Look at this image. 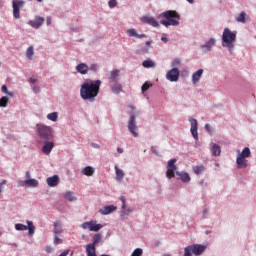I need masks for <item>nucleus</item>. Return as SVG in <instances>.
I'll list each match as a JSON object with an SVG mask.
<instances>
[{
    "instance_id": "obj_1",
    "label": "nucleus",
    "mask_w": 256,
    "mask_h": 256,
    "mask_svg": "<svg viewBox=\"0 0 256 256\" xmlns=\"http://www.w3.org/2000/svg\"><path fill=\"white\" fill-rule=\"evenodd\" d=\"M99 89H101V80L85 82L80 88V96L84 101L93 103L95 97L99 95Z\"/></svg>"
},
{
    "instance_id": "obj_2",
    "label": "nucleus",
    "mask_w": 256,
    "mask_h": 256,
    "mask_svg": "<svg viewBox=\"0 0 256 256\" xmlns=\"http://www.w3.org/2000/svg\"><path fill=\"white\" fill-rule=\"evenodd\" d=\"M160 17H164V19L167 20H161L160 24L164 25V27H177V25H179V15L177 13V11L174 10H168L166 12H163L162 14H160Z\"/></svg>"
},
{
    "instance_id": "obj_3",
    "label": "nucleus",
    "mask_w": 256,
    "mask_h": 256,
    "mask_svg": "<svg viewBox=\"0 0 256 256\" xmlns=\"http://www.w3.org/2000/svg\"><path fill=\"white\" fill-rule=\"evenodd\" d=\"M236 39L237 33L232 32L229 28H225L222 34V47H227L229 51H233Z\"/></svg>"
},
{
    "instance_id": "obj_4",
    "label": "nucleus",
    "mask_w": 256,
    "mask_h": 256,
    "mask_svg": "<svg viewBox=\"0 0 256 256\" xmlns=\"http://www.w3.org/2000/svg\"><path fill=\"white\" fill-rule=\"evenodd\" d=\"M206 249H207V247L205 245L192 244V245L186 246L184 248V255L183 256L203 255V253H205ZM191 253H193V255Z\"/></svg>"
},
{
    "instance_id": "obj_5",
    "label": "nucleus",
    "mask_w": 256,
    "mask_h": 256,
    "mask_svg": "<svg viewBox=\"0 0 256 256\" xmlns=\"http://www.w3.org/2000/svg\"><path fill=\"white\" fill-rule=\"evenodd\" d=\"M251 157V150L245 147L241 153L238 154L236 164L238 169H245L247 167V158Z\"/></svg>"
},
{
    "instance_id": "obj_6",
    "label": "nucleus",
    "mask_w": 256,
    "mask_h": 256,
    "mask_svg": "<svg viewBox=\"0 0 256 256\" xmlns=\"http://www.w3.org/2000/svg\"><path fill=\"white\" fill-rule=\"evenodd\" d=\"M37 132L40 139H45V141H49L53 137V129L43 124H37Z\"/></svg>"
},
{
    "instance_id": "obj_7",
    "label": "nucleus",
    "mask_w": 256,
    "mask_h": 256,
    "mask_svg": "<svg viewBox=\"0 0 256 256\" xmlns=\"http://www.w3.org/2000/svg\"><path fill=\"white\" fill-rule=\"evenodd\" d=\"M24 5H25V1H23V0H13L12 1L13 17L15 19L21 18L20 7H23Z\"/></svg>"
},
{
    "instance_id": "obj_8",
    "label": "nucleus",
    "mask_w": 256,
    "mask_h": 256,
    "mask_svg": "<svg viewBox=\"0 0 256 256\" xmlns=\"http://www.w3.org/2000/svg\"><path fill=\"white\" fill-rule=\"evenodd\" d=\"M177 159H171L167 164L166 177L167 179H173L175 177V172L177 171Z\"/></svg>"
},
{
    "instance_id": "obj_9",
    "label": "nucleus",
    "mask_w": 256,
    "mask_h": 256,
    "mask_svg": "<svg viewBox=\"0 0 256 256\" xmlns=\"http://www.w3.org/2000/svg\"><path fill=\"white\" fill-rule=\"evenodd\" d=\"M81 228L82 229H89V231L97 232V231H101V229H103V225L97 224V221L92 220V221H89V222H84L81 225Z\"/></svg>"
},
{
    "instance_id": "obj_10",
    "label": "nucleus",
    "mask_w": 256,
    "mask_h": 256,
    "mask_svg": "<svg viewBox=\"0 0 256 256\" xmlns=\"http://www.w3.org/2000/svg\"><path fill=\"white\" fill-rule=\"evenodd\" d=\"M128 130L132 133L133 137H139V133H137V124H135V115L130 116Z\"/></svg>"
},
{
    "instance_id": "obj_11",
    "label": "nucleus",
    "mask_w": 256,
    "mask_h": 256,
    "mask_svg": "<svg viewBox=\"0 0 256 256\" xmlns=\"http://www.w3.org/2000/svg\"><path fill=\"white\" fill-rule=\"evenodd\" d=\"M166 79L171 82L179 81V69L173 68L166 74Z\"/></svg>"
},
{
    "instance_id": "obj_12",
    "label": "nucleus",
    "mask_w": 256,
    "mask_h": 256,
    "mask_svg": "<svg viewBox=\"0 0 256 256\" xmlns=\"http://www.w3.org/2000/svg\"><path fill=\"white\" fill-rule=\"evenodd\" d=\"M44 23L45 18L41 16H36L34 20H30L28 22V25H30V27H33V29H39V27H41V25H43Z\"/></svg>"
},
{
    "instance_id": "obj_13",
    "label": "nucleus",
    "mask_w": 256,
    "mask_h": 256,
    "mask_svg": "<svg viewBox=\"0 0 256 256\" xmlns=\"http://www.w3.org/2000/svg\"><path fill=\"white\" fill-rule=\"evenodd\" d=\"M189 121L191 123V128H190L191 134L195 139V141H199V133L197 132V119L190 118Z\"/></svg>"
},
{
    "instance_id": "obj_14",
    "label": "nucleus",
    "mask_w": 256,
    "mask_h": 256,
    "mask_svg": "<svg viewBox=\"0 0 256 256\" xmlns=\"http://www.w3.org/2000/svg\"><path fill=\"white\" fill-rule=\"evenodd\" d=\"M142 23H147V25H151L152 27H159V22L155 20L153 17L144 16L141 18Z\"/></svg>"
},
{
    "instance_id": "obj_15",
    "label": "nucleus",
    "mask_w": 256,
    "mask_h": 256,
    "mask_svg": "<svg viewBox=\"0 0 256 256\" xmlns=\"http://www.w3.org/2000/svg\"><path fill=\"white\" fill-rule=\"evenodd\" d=\"M201 77H203V69H199L198 71L194 72L192 75L193 85H197V83H199L201 80Z\"/></svg>"
},
{
    "instance_id": "obj_16",
    "label": "nucleus",
    "mask_w": 256,
    "mask_h": 256,
    "mask_svg": "<svg viewBox=\"0 0 256 256\" xmlns=\"http://www.w3.org/2000/svg\"><path fill=\"white\" fill-rule=\"evenodd\" d=\"M55 147V143L53 142H45L44 146L42 147V152L45 155H49L51 151H53V148Z\"/></svg>"
},
{
    "instance_id": "obj_17",
    "label": "nucleus",
    "mask_w": 256,
    "mask_h": 256,
    "mask_svg": "<svg viewBox=\"0 0 256 256\" xmlns=\"http://www.w3.org/2000/svg\"><path fill=\"white\" fill-rule=\"evenodd\" d=\"M76 71L81 75H87L89 71V66H87V64L85 63H80L76 66Z\"/></svg>"
},
{
    "instance_id": "obj_18",
    "label": "nucleus",
    "mask_w": 256,
    "mask_h": 256,
    "mask_svg": "<svg viewBox=\"0 0 256 256\" xmlns=\"http://www.w3.org/2000/svg\"><path fill=\"white\" fill-rule=\"evenodd\" d=\"M46 181L49 187H57V185H59V176L54 175L52 177H48Z\"/></svg>"
},
{
    "instance_id": "obj_19",
    "label": "nucleus",
    "mask_w": 256,
    "mask_h": 256,
    "mask_svg": "<svg viewBox=\"0 0 256 256\" xmlns=\"http://www.w3.org/2000/svg\"><path fill=\"white\" fill-rule=\"evenodd\" d=\"M119 70H112L108 75V80L110 83H117V79H119Z\"/></svg>"
},
{
    "instance_id": "obj_20",
    "label": "nucleus",
    "mask_w": 256,
    "mask_h": 256,
    "mask_svg": "<svg viewBox=\"0 0 256 256\" xmlns=\"http://www.w3.org/2000/svg\"><path fill=\"white\" fill-rule=\"evenodd\" d=\"M113 211H117V206L109 205L100 209L99 213H101V215H109V213H113Z\"/></svg>"
},
{
    "instance_id": "obj_21",
    "label": "nucleus",
    "mask_w": 256,
    "mask_h": 256,
    "mask_svg": "<svg viewBox=\"0 0 256 256\" xmlns=\"http://www.w3.org/2000/svg\"><path fill=\"white\" fill-rule=\"evenodd\" d=\"M81 173L86 177H93V175H95V168L87 166L81 171Z\"/></svg>"
},
{
    "instance_id": "obj_22",
    "label": "nucleus",
    "mask_w": 256,
    "mask_h": 256,
    "mask_svg": "<svg viewBox=\"0 0 256 256\" xmlns=\"http://www.w3.org/2000/svg\"><path fill=\"white\" fill-rule=\"evenodd\" d=\"M176 175H178V177H180L181 181H183V183H189V181H191V176H189V173L187 172H176Z\"/></svg>"
},
{
    "instance_id": "obj_23",
    "label": "nucleus",
    "mask_w": 256,
    "mask_h": 256,
    "mask_svg": "<svg viewBox=\"0 0 256 256\" xmlns=\"http://www.w3.org/2000/svg\"><path fill=\"white\" fill-rule=\"evenodd\" d=\"M129 37H136V39H143V37H147L145 34H137V30L134 28L127 30Z\"/></svg>"
},
{
    "instance_id": "obj_24",
    "label": "nucleus",
    "mask_w": 256,
    "mask_h": 256,
    "mask_svg": "<svg viewBox=\"0 0 256 256\" xmlns=\"http://www.w3.org/2000/svg\"><path fill=\"white\" fill-rule=\"evenodd\" d=\"M20 185H23V183L25 185H27L28 187H38L39 186V181H37L36 179H27L24 182H19Z\"/></svg>"
},
{
    "instance_id": "obj_25",
    "label": "nucleus",
    "mask_w": 256,
    "mask_h": 256,
    "mask_svg": "<svg viewBox=\"0 0 256 256\" xmlns=\"http://www.w3.org/2000/svg\"><path fill=\"white\" fill-rule=\"evenodd\" d=\"M115 173H116V181H123L125 179V172L123 170L119 169L118 166L114 167Z\"/></svg>"
},
{
    "instance_id": "obj_26",
    "label": "nucleus",
    "mask_w": 256,
    "mask_h": 256,
    "mask_svg": "<svg viewBox=\"0 0 256 256\" xmlns=\"http://www.w3.org/2000/svg\"><path fill=\"white\" fill-rule=\"evenodd\" d=\"M215 39L211 38L210 40H208V42H206V44H204L202 46V49H205V52L209 51L212 47H215Z\"/></svg>"
},
{
    "instance_id": "obj_27",
    "label": "nucleus",
    "mask_w": 256,
    "mask_h": 256,
    "mask_svg": "<svg viewBox=\"0 0 256 256\" xmlns=\"http://www.w3.org/2000/svg\"><path fill=\"white\" fill-rule=\"evenodd\" d=\"M54 233L55 235H59L63 233V228L61 227V222L57 221L54 223Z\"/></svg>"
},
{
    "instance_id": "obj_28",
    "label": "nucleus",
    "mask_w": 256,
    "mask_h": 256,
    "mask_svg": "<svg viewBox=\"0 0 256 256\" xmlns=\"http://www.w3.org/2000/svg\"><path fill=\"white\" fill-rule=\"evenodd\" d=\"M112 92H114L116 95H119L123 91V86L121 84H114L112 87Z\"/></svg>"
},
{
    "instance_id": "obj_29",
    "label": "nucleus",
    "mask_w": 256,
    "mask_h": 256,
    "mask_svg": "<svg viewBox=\"0 0 256 256\" xmlns=\"http://www.w3.org/2000/svg\"><path fill=\"white\" fill-rule=\"evenodd\" d=\"M212 155H215V157H218L219 155H221V147L219 145L213 144Z\"/></svg>"
},
{
    "instance_id": "obj_30",
    "label": "nucleus",
    "mask_w": 256,
    "mask_h": 256,
    "mask_svg": "<svg viewBox=\"0 0 256 256\" xmlns=\"http://www.w3.org/2000/svg\"><path fill=\"white\" fill-rule=\"evenodd\" d=\"M193 171L196 175H201V173H203V171H205V166H203V165L194 166Z\"/></svg>"
},
{
    "instance_id": "obj_31",
    "label": "nucleus",
    "mask_w": 256,
    "mask_h": 256,
    "mask_svg": "<svg viewBox=\"0 0 256 256\" xmlns=\"http://www.w3.org/2000/svg\"><path fill=\"white\" fill-rule=\"evenodd\" d=\"M47 119H49V121H57V119H59V113L57 112H52V113H49L47 115Z\"/></svg>"
},
{
    "instance_id": "obj_32",
    "label": "nucleus",
    "mask_w": 256,
    "mask_h": 256,
    "mask_svg": "<svg viewBox=\"0 0 256 256\" xmlns=\"http://www.w3.org/2000/svg\"><path fill=\"white\" fill-rule=\"evenodd\" d=\"M27 229H28L29 235L35 234V226L33 225V223L31 221H27Z\"/></svg>"
},
{
    "instance_id": "obj_33",
    "label": "nucleus",
    "mask_w": 256,
    "mask_h": 256,
    "mask_svg": "<svg viewBox=\"0 0 256 256\" xmlns=\"http://www.w3.org/2000/svg\"><path fill=\"white\" fill-rule=\"evenodd\" d=\"M142 65L145 67V69H149L151 67H155V62L152 60H145Z\"/></svg>"
},
{
    "instance_id": "obj_34",
    "label": "nucleus",
    "mask_w": 256,
    "mask_h": 256,
    "mask_svg": "<svg viewBox=\"0 0 256 256\" xmlns=\"http://www.w3.org/2000/svg\"><path fill=\"white\" fill-rule=\"evenodd\" d=\"M7 105H9V98L7 96L0 98V107H7Z\"/></svg>"
},
{
    "instance_id": "obj_35",
    "label": "nucleus",
    "mask_w": 256,
    "mask_h": 256,
    "mask_svg": "<svg viewBox=\"0 0 256 256\" xmlns=\"http://www.w3.org/2000/svg\"><path fill=\"white\" fill-rule=\"evenodd\" d=\"M64 198L67 200V201H75V196L73 195V192L71 191H68L64 194Z\"/></svg>"
},
{
    "instance_id": "obj_36",
    "label": "nucleus",
    "mask_w": 256,
    "mask_h": 256,
    "mask_svg": "<svg viewBox=\"0 0 256 256\" xmlns=\"http://www.w3.org/2000/svg\"><path fill=\"white\" fill-rule=\"evenodd\" d=\"M101 243V234H95L93 237V243L91 245H99Z\"/></svg>"
},
{
    "instance_id": "obj_37",
    "label": "nucleus",
    "mask_w": 256,
    "mask_h": 256,
    "mask_svg": "<svg viewBox=\"0 0 256 256\" xmlns=\"http://www.w3.org/2000/svg\"><path fill=\"white\" fill-rule=\"evenodd\" d=\"M33 55H34V49H33V46H30L27 48L26 57H28L29 59H33Z\"/></svg>"
},
{
    "instance_id": "obj_38",
    "label": "nucleus",
    "mask_w": 256,
    "mask_h": 256,
    "mask_svg": "<svg viewBox=\"0 0 256 256\" xmlns=\"http://www.w3.org/2000/svg\"><path fill=\"white\" fill-rule=\"evenodd\" d=\"M16 231H27V226L21 223L15 224Z\"/></svg>"
},
{
    "instance_id": "obj_39",
    "label": "nucleus",
    "mask_w": 256,
    "mask_h": 256,
    "mask_svg": "<svg viewBox=\"0 0 256 256\" xmlns=\"http://www.w3.org/2000/svg\"><path fill=\"white\" fill-rule=\"evenodd\" d=\"M153 84L151 82H145L143 85H142V93H145V91H148V89L150 87H152Z\"/></svg>"
},
{
    "instance_id": "obj_40",
    "label": "nucleus",
    "mask_w": 256,
    "mask_h": 256,
    "mask_svg": "<svg viewBox=\"0 0 256 256\" xmlns=\"http://www.w3.org/2000/svg\"><path fill=\"white\" fill-rule=\"evenodd\" d=\"M245 15V12H241L236 21H238V23H245Z\"/></svg>"
},
{
    "instance_id": "obj_41",
    "label": "nucleus",
    "mask_w": 256,
    "mask_h": 256,
    "mask_svg": "<svg viewBox=\"0 0 256 256\" xmlns=\"http://www.w3.org/2000/svg\"><path fill=\"white\" fill-rule=\"evenodd\" d=\"M1 89H2V93H5L6 95H9L10 97H13V93L9 92L6 85H3Z\"/></svg>"
},
{
    "instance_id": "obj_42",
    "label": "nucleus",
    "mask_w": 256,
    "mask_h": 256,
    "mask_svg": "<svg viewBox=\"0 0 256 256\" xmlns=\"http://www.w3.org/2000/svg\"><path fill=\"white\" fill-rule=\"evenodd\" d=\"M108 5H109L110 9L117 7V0H110L108 2Z\"/></svg>"
},
{
    "instance_id": "obj_43",
    "label": "nucleus",
    "mask_w": 256,
    "mask_h": 256,
    "mask_svg": "<svg viewBox=\"0 0 256 256\" xmlns=\"http://www.w3.org/2000/svg\"><path fill=\"white\" fill-rule=\"evenodd\" d=\"M59 243H63V240H61V238H59V236L56 234L54 237V244L59 245Z\"/></svg>"
},
{
    "instance_id": "obj_44",
    "label": "nucleus",
    "mask_w": 256,
    "mask_h": 256,
    "mask_svg": "<svg viewBox=\"0 0 256 256\" xmlns=\"http://www.w3.org/2000/svg\"><path fill=\"white\" fill-rule=\"evenodd\" d=\"M178 65H181V60L179 58H176L173 62H172V67H177Z\"/></svg>"
},
{
    "instance_id": "obj_45",
    "label": "nucleus",
    "mask_w": 256,
    "mask_h": 256,
    "mask_svg": "<svg viewBox=\"0 0 256 256\" xmlns=\"http://www.w3.org/2000/svg\"><path fill=\"white\" fill-rule=\"evenodd\" d=\"M88 69H90V71H94V72H96V71H97V69H98V66H97V64H91V65H90V67H89Z\"/></svg>"
},
{
    "instance_id": "obj_46",
    "label": "nucleus",
    "mask_w": 256,
    "mask_h": 256,
    "mask_svg": "<svg viewBox=\"0 0 256 256\" xmlns=\"http://www.w3.org/2000/svg\"><path fill=\"white\" fill-rule=\"evenodd\" d=\"M120 201L122 202V209H126L125 197L124 196L120 197Z\"/></svg>"
},
{
    "instance_id": "obj_47",
    "label": "nucleus",
    "mask_w": 256,
    "mask_h": 256,
    "mask_svg": "<svg viewBox=\"0 0 256 256\" xmlns=\"http://www.w3.org/2000/svg\"><path fill=\"white\" fill-rule=\"evenodd\" d=\"M7 184V180H3L1 183H0V193L1 191H3V185H6Z\"/></svg>"
},
{
    "instance_id": "obj_48",
    "label": "nucleus",
    "mask_w": 256,
    "mask_h": 256,
    "mask_svg": "<svg viewBox=\"0 0 256 256\" xmlns=\"http://www.w3.org/2000/svg\"><path fill=\"white\" fill-rule=\"evenodd\" d=\"M140 53H142L143 55H145V53H149V48H142L140 50Z\"/></svg>"
},
{
    "instance_id": "obj_49",
    "label": "nucleus",
    "mask_w": 256,
    "mask_h": 256,
    "mask_svg": "<svg viewBox=\"0 0 256 256\" xmlns=\"http://www.w3.org/2000/svg\"><path fill=\"white\" fill-rule=\"evenodd\" d=\"M46 25H51V16L46 18Z\"/></svg>"
},
{
    "instance_id": "obj_50",
    "label": "nucleus",
    "mask_w": 256,
    "mask_h": 256,
    "mask_svg": "<svg viewBox=\"0 0 256 256\" xmlns=\"http://www.w3.org/2000/svg\"><path fill=\"white\" fill-rule=\"evenodd\" d=\"M33 91H34V93H39V91H40L39 86H34Z\"/></svg>"
},
{
    "instance_id": "obj_51",
    "label": "nucleus",
    "mask_w": 256,
    "mask_h": 256,
    "mask_svg": "<svg viewBox=\"0 0 256 256\" xmlns=\"http://www.w3.org/2000/svg\"><path fill=\"white\" fill-rule=\"evenodd\" d=\"M67 255H69V250H65L59 256H67Z\"/></svg>"
},
{
    "instance_id": "obj_52",
    "label": "nucleus",
    "mask_w": 256,
    "mask_h": 256,
    "mask_svg": "<svg viewBox=\"0 0 256 256\" xmlns=\"http://www.w3.org/2000/svg\"><path fill=\"white\" fill-rule=\"evenodd\" d=\"M152 153H154V155H159V151H157V149L154 147H152Z\"/></svg>"
},
{
    "instance_id": "obj_53",
    "label": "nucleus",
    "mask_w": 256,
    "mask_h": 256,
    "mask_svg": "<svg viewBox=\"0 0 256 256\" xmlns=\"http://www.w3.org/2000/svg\"><path fill=\"white\" fill-rule=\"evenodd\" d=\"M92 147H94V149H99V144H96V143H92Z\"/></svg>"
},
{
    "instance_id": "obj_54",
    "label": "nucleus",
    "mask_w": 256,
    "mask_h": 256,
    "mask_svg": "<svg viewBox=\"0 0 256 256\" xmlns=\"http://www.w3.org/2000/svg\"><path fill=\"white\" fill-rule=\"evenodd\" d=\"M26 178H27V179H31V172H29V171L26 172Z\"/></svg>"
},
{
    "instance_id": "obj_55",
    "label": "nucleus",
    "mask_w": 256,
    "mask_h": 256,
    "mask_svg": "<svg viewBox=\"0 0 256 256\" xmlns=\"http://www.w3.org/2000/svg\"><path fill=\"white\" fill-rule=\"evenodd\" d=\"M30 83H37V79H35V78H30Z\"/></svg>"
},
{
    "instance_id": "obj_56",
    "label": "nucleus",
    "mask_w": 256,
    "mask_h": 256,
    "mask_svg": "<svg viewBox=\"0 0 256 256\" xmlns=\"http://www.w3.org/2000/svg\"><path fill=\"white\" fill-rule=\"evenodd\" d=\"M117 151H118V153H120V154H121V153H123V148L118 147V148H117Z\"/></svg>"
},
{
    "instance_id": "obj_57",
    "label": "nucleus",
    "mask_w": 256,
    "mask_h": 256,
    "mask_svg": "<svg viewBox=\"0 0 256 256\" xmlns=\"http://www.w3.org/2000/svg\"><path fill=\"white\" fill-rule=\"evenodd\" d=\"M161 41H163L164 43H167V41H168V40H167V37H162V38H161Z\"/></svg>"
},
{
    "instance_id": "obj_58",
    "label": "nucleus",
    "mask_w": 256,
    "mask_h": 256,
    "mask_svg": "<svg viewBox=\"0 0 256 256\" xmlns=\"http://www.w3.org/2000/svg\"><path fill=\"white\" fill-rule=\"evenodd\" d=\"M210 127H211V126H210L209 124H206V125H205V129H207V131H209Z\"/></svg>"
},
{
    "instance_id": "obj_59",
    "label": "nucleus",
    "mask_w": 256,
    "mask_h": 256,
    "mask_svg": "<svg viewBox=\"0 0 256 256\" xmlns=\"http://www.w3.org/2000/svg\"><path fill=\"white\" fill-rule=\"evenodd\" d=\"M151 43H152L151 41H147L146 46L149 47V45H151Z\"/></svg>"
},
{
    "instance_id": "obj_60",
    "label": "nucleus",
    "mask_w": 256,
    "mask_h": 256,
    "mask_svg": "<svg viewBox=\"0 0 256 256\" xmlns=\"http://www.w3.org/2000/svg\"><path fill=\"white\" fill-rule=\"evenodd\" d=\"M203 215H207V210H204V211H203Z\"/></svg>"
},
{
    "instance_id": "obj_61",
    "label": "nucleus",
    "mask_w": 256,
    "mask_h": 256,
    "mask_svg": "<svg viewBox=\"0 0 256 256\" xmlns=\"http://www.w3.org/2000/svg\"><path fill=\"white\" fill-rule=\"evenodd\" d=\"M132 211H133V210H131V209H128V210H127V213H131Z\"/></svg>"
},
{
    "instance_id": "obj_62",
    "label": "nucleus",
    "mask_w": 256,
    "mask_h": 256,
    "mask_svg": "<svg viewBox=\"0 0 256 256\" xmlns=\"http://www.w3.org/2000/svg\"><path fill=\"white\" fill-rule=\"evenodd\" d=\"M38 3H41L43 0H36Z\"/></svg>"
}]
</instances>
